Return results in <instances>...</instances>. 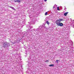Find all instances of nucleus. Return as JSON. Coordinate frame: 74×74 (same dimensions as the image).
I'll list each match as a JSON object with an SVG mask.
<instances>
[{
	"instance_id": "f257e3e1",
	"label": "nucleus",
	"mask_w": 74,
	"mask_h": 74,
	"mask_svg": "<svg viewBox=\"0 0 74 74\" xmlns=\"http://www.w3.org/2000/svg\"><path fill=\"white\" fill-rule=\"evenodd\" d=\"M32 21L31 22H29L30 24H34L36 21V19L35 18H32Z\"/></svg>"
},
{
	"instance_id": "f03ea898",
	"label": "nucleus",
	"mask_w": 74,
	"mask_h": 74,
	"mask_svg": "<svg viewBox=\"0 0 74 74\" xmlns=\"http://www.w3.org/2000/svg\"><path fill=\"white\" fill-rule=\"evenodd\" d=\"M3 46L5 48L8 47L10 46V43H5L3 44Z\"/></svg>"
},
{
	"instance_id": "7ed1b4c3",
	"label": "nucleus",
	"mask_w": 74,
	"mask_h": 74,
	"mask_svg": "<svg viewBox=\"0 0 74 74\" xmlns=\"http://www.w3.org/2000/svg\"><path fill=\"white\" fill-rule=\"evenodd\" d=\"M32 27H31L30 26L29 27V30H30V31H28L27 30L26 31V33H27V34H28L29 33H30V32L31 31H32V30H30L31 29H32Z\"/></svg>"
},
{
	"instance_id": "20e7f679",
	"label": "nucleus",
	"mask_w": 74,
	"mask_h": 74,
	"mask_svg": "<svg viewBox=\"0 0 74 74\" xmlns=\"http://www.w3.org/2000/svg\"><path fill=\"white\" fill-rule=\"evenodd\" d=\"M57 25L58 26H59L62 27V26H63V24L62 23H59L57 24Z\"/></svg>"
},
{
	"instance_id": "39448f33",
	"label": "nucleus",
	"mask_w": 74,
	"mask_h": 74,
	"mask_svg": "<svg viewBox=\"0 0 74 74\" xmlns=\"http://www.w3.org/2000/svg\"><path fill=\"white\" fill-rule=\"evenodd\" d=\"M39 30L40 29H39V28H38L37 29H33V30H34V32H36L37 33L40 32V31Z\"/></svg>"
},
{
	"instance_id": "423d86ee",
	"label": "nucleus",
	"mask_w": 74,
	"mask_h": 74,
	"mask_svg": "<svg viewBox=\"0 0 74 74\" xmlns=\"http://www.w3.org/2000/svg\"><path fill=\"white\" fill-rule=\"evenodd\" d=\"M60 19L58 20H57L56 21V24H58V23H60Z\"/></svg>"
},
{
	"instance_id": "0eeeda50",
	"label": "nucleus",
	"mask_w": 74,
	"mask_h": 74,
	"mask_svg": "<svg viewBox=\"0 0 74 74\" xmlns=\"http://www.w3.org/2000/svg\"><path fill=\"white\" fill-rule=\"evenodd\" d=\"M69 13V12H65V13L64 15V16H67V14H68Z\"/></svg>"
},
{
	"instance_id": "6e6552de",
	"label": "nucleus",
	"mask_w": 74,
	"mask_h": 74,
	"mask_svg": "<svg viewBox=\"0 0 74 74\" xmlns=\"http://www.w3.org/2000/svg\"><path fill=\"white\" fill-rule=\"evenodd\" d=\"M27 66H29V69L30 70H31V69H32V67H30V64H29V63H28V64H27Z\"/></svg>"
},
{
	"instance_id": "1a4fd4ad",
	"label": "nucleus",
	"mask_w": 74,
	"mask_h": 74,
	"mask_svg": "<svg viewBox=\"0 0 74 74\" xmlns=\"http://www.w3.org/2000/svg\"><path fill=\"white\" fill-rule=\"evenodd\" d=\"M21 0H14V2H20Z\"/></svg>"
},
{
	"instance_id": "9d476101",
	"label": "nucleus",
	"mask_w": 74,
	"mask_h": 74,
	"mask_svg": "<svg viewBox=\"0 0 74 74\" xmlns=\"http://www.w3.org/2000/svg\"><path fill=\"white\" fill-rule=\"evenodd\" d=\"M9 7L10 8H12V9H13V10H15V8H14V7H13L11 6H10Z\"/></svg>"
},
{
	"instance_id": "9b49d317",
	"label": "nucleus",
	"mask_w": 74,
	"mask_h": 74,
	"mask_svg": "<svg viewBox=\"0 0 74 74\" xmlns=\"http://www.w3.org/2000/svg\"><path fill=\"white\" fill-rule=\"evenodd\" d=\"M49 67H53V66H54V64H51L49 65Z\"/></svg>"
},
{
	"instance_id": "f8f14e48",
	"label": "nucleus",
	"mask_w": 74,
	"mask_h": 74,
	"mask_svg": "<svg viewBox=\"0 0 74 74\" xmlns=\"http://www.w3.org/2000/svg\"><path fill=\"white\" fill-rule=\"evenodd\" d=\"M58 6V5L55 4V5L53 6V8H55V7H56Z\"/></svg>"
},
{
	"instance_id": "ddd939ff",
	"label": "nucleus",
	"mask_w": 74,
	"mask_h": 74,
	"mask_svg": "<svg viewBox=\"0 0 74 74\" xmlns=\"http://www.w3.org/2000/svg\"><path fill=\"white\" fill-rule=\"evenodd\" d=\"M57 10L58 11H60V9H59V7H57Z\"/></svg>"
},
{
	"instance_id": "4468645a",
	"label": "nucleus",
	"mask_w": 74,
	"mask_h": 74,
	"mask_svg": "<svg viewBox=\"0 0 74 74\" xmlns=\"http://www.w3.org/2000/svg\"><path fill=\"white\" fill-rule=\"evenodd\" d=\"M46 23H47V25H49V23L48 22V21H46Z\"/></svg>"
},
{
	"instance_id": "2eb2a0df",
	"label": "nucleus",
	"mask_w": 74,
	"mask_h": 74,
	"mask_svg": "<svg viewBox=\"0 0 74 74\" xmlns=\"http://www.w3.org/2000/svg\"><path fill=\"white\" fill-rule=\"evenodd\" d=\"M47 14H48V12H46V13H45V15H47Z\"/></svg>"
},
{
	"instance_id": "dca6fc26",
	"label": "nucleus",
	"mask_w": 74,
	"mask_h": 74,
	"mask_svg": "<svg viewBox=\"0 0 74 74\" xmlns=\"http://www.w3.org/2000/svg\"><path fill=\"white\" fill-rule=\"evenodd\" d=\"M59 19L61 22H62V21H63V19H61V18H59Z\"/></svg>"
},
{
	"instance_id": "f3484780",
	"label": "nucleus",
	"mask_w": 74,
	"mask_h": 74,
	"mask_svg": "<svg viewBox=\"0 0 74 74\" xmlns=\"http://www.w3.org/2000/svg\"><path fill=\"white\" fill-rule=\"evenodd\" d=\"M48 61H49L48 60H45V62H48Z\"/></svg>"
},
{
	"instance_id": "a211bd4d",
	"label": "nucleus",
	"mask_w": 74,
	"mask_h": 74,
	"mask_svg": "<svg viewBox=\"0 0 74 74\" xmlns=\"http://www.w3.org/2000/svg\"><path fill=\"white\" fill-rule=\"evenodd\" d=\"M58 61H59V60H56V63H58Z\"/></svg>"
},
{
	"instance_id": "6ab92c4d",
	"label": "nucleus",
	"mask_w": 74,
	"mask_h": 74,
	"mask_svg": "<svg viewBox=\"0 0 74 74\" xmlns=\"http://www.w3.org/2000/svg\"><path fill=\"white\" fill-rule=\"evenodd\" d=\"M45 1H47V0H44Z\"/></svg>"
},
{
	"instance_id": "aec40b11",
	"label": "nucleus",
	"mask_w": 74,
	"mask_h": 74,
	"mask_svg": "<svg viewBox=\"0 0 74 74\" xmlns=\"http://www.w3.org/2000/svg\"><path fill=\"white\" fill-rule=\"evenodd\" d=\"M66 8H65V9H66Z\"/></svg>"
},
{
	"instance_id": "412c9836",
	"label": "nucleus",
	"mask_w": 74,
	"mask_h": 74,
	"mask_svg": "<svg viewBox=\"0 0 74 74\" xmlns=\"http://www.w3.org/2000/svg\"><path fill=\"white\" fill-rule=\"evenodd\" d=\"M66 8H65V9H66Z\"/></svg>"
},
{
	"instance_id": "4be33fe9",
	"label": "nucleus",
	"mask_w": 74,
	"mask_h": 74,
	"mask_svg": "<svg viewBox=\"0 0 74 74\" xmlns=\"http://www.w3.org/2000/svg\"><path fill=\"white\" fill-rule=\"evenodd\" d=\"M66 8H65V9H66Z\"/></svg>"
}]
</instances>
